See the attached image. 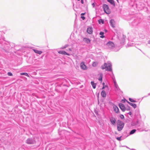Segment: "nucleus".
Returning <instances> with one entry per match:
<instances>
[{
  "label": "nucleus",
  "mask_w": 150,
  "mask_h": 150,
  "mask_svg": "<svg viewBox=\"0 0 150 150\" xmlns=\"http://www.w3.org/2000/svg\"><path fill=\"white\" fill-rule=\"evenodd\" d=\"M101 68L102 69H105L108 71H112V64L111 63L108 62L107 63H105L103 65L101 66Z\"/></svg>",
  "instance_id": "f257e3e1"
},
{
  "label": "nucleus",
  "mask_w": 150,
  "mask_h": 150,
  "mask_svg": "<svg viewBox=\"0 0 150 150\" xmlns=\"http://www.w3.org/2000/svg\"><path fill=\"white\" fill-rule=\"evenodd\" d=\"M124 125V122L122 121L118 120L117 121V129L119 131L122 130Z\"/></svg>",
  "instance_id": "f03ea898"
},
{
  "label": "nucleus",
  "mask_w": 150,
  "mask_h": 150,
  "mask_svg": "<svg viewBox=\"0 0 150 150\" xmlns=\"http://www.w3.org/2000/svg\"><path fill=\"white\" fill-rule=\"evenodd\" d=\"M2 33V32L1 31H0V38L2 36L1 34ZM0 43L2 44V47H1L3 48V49L5 50L8 49V46H5V45H8V43L7 44V42H6L5 41H0Z\"/></svg>",
  "instance_id": "7ed1b4c3"
},
{
  "label": "nucleus",
  "mask_w": 150,
  "mask_h": 150,
  "mask_svg": "<svg viewBox=\"0 0 150 150\" xmlns=\"http://www.w3.org/2000/svg\"><path fill=\"white\" fill-rule=\"evenodd\" d=\"M103 8L104 11L106 13L109 14L110 13V10L108 5L105 4H103Z\"/></svg>",
  "instance_id": "20e7f679"
},
{
  "label": "nucleus",
  "mask_w": 150,
  "mask_h": 150,
  "mask_svg": "<svg viewBox=\"0 0 150 150\" xmlns=\"http://www.w3.org/2000/svg\"><path fill=\"white\" fill-rule=\"evenodd\" d=\"M107 46L110 49H112L114 47L115 45L113 42L111 41H109L106 44Z\"/></svg>",
  "instance_id": "39448f33"
},
{
  "label": "nucleus",
  "mask_w": 150,
  "mask_h": 150,
  "mask_svg": "<svg viewBox=\"0 0 150 150\" xmlns=\"http://www.w3.org/2000/svg\"><path fill=\"white\" fill-rule=\"evenodd\" d=\"M35 141L34 140H33L32 138H28L26 140V143L28 144H34L35 143Z\"/></svg>",
  "instance_id": "423d86ee"
},
{
  "label": "nucleus",
  "mask_w": 150,
  "mask_h": 150,
  "mask_svg": "<svg viewBox=\"0 0 150 150\" xmlns=\"http://www.w3.org/2000/svg\"><path fill=\"white\" fill-rule=\"evenodd\" d=\"M126 37V36L124 35H122L121 38H118L119 40L120 41V43L123 45L124 43L125 42V38Z\"/></svg>",
  "instance_id": "0eeeda50"
},
{
  "label": "nucleus",
  "mask_w": 150,
  "mask_h": 150,
  "mask_svg": "<svg viewBox=\"0 0 150 150\" xmlns=\"http://www.w3.org/2000/svg\"><path fill=\"white\" fill-rule=\"evenodd\" d=\"M119 105L120 109L123 112L125 111L126 110V108L124 104L122 103H120L119 104Z\"/></svg>",
  "instance_id": "6e6552de"
},
{
  "label": "nucleus",
  "mask_w": 150,
  "mask_h": 150,
  "mask_svg": "<svg viewBox=\"0 0 150 150\" xmlns=\"http://www.w3.org/2000/svg\"><path fill=\"white\" fill-rule=\"evenodd\" d=\"M110 121L112 125H114L116 122L115 118L113 117H110Z\"/></svg>",
  "instance_id": "1a4fd4ad"
},
{
  "label": "nucleus",
  "mask_w": 150,
  "mask_h": 150,
  "mask_svg": "<svg viewBox=\"0 0 150 150\" xmlns=\"http://www.w3.org/2000/svg\"><path fill=\"white\" fill-rule=\"evenodd\" d=\"M140 22V21H139V19H137L134 20V21L132 22V24L134 25H136Z\"/></svg>",
  "instance_id": "9d476101"
},
{
  "label": "nucleus",
  "mask_w": 150,
  "mask_h": 150,
  "mask_svg": "<svg viewBox=\"0 0 150 150\" xmlns=\"http://www.w3.org/2000/svg\"><path fill=\"white\" fill-rule=\"evenodd\" d=\"M80 66L81 68L85 70L87 69L86 67V65L84 63V62H82L80 64Z\"/></svg>",
  "instance_id": "9b49d317"
},
{
  "label": "nucleus",
  "mask_w": 150,
  "mask_h": 150,
  "mask_svg": "<svg viewBox=\"0 0 150 150\" xmlns=\"http://www.w3.org/2000/svg\"><path fill=\"white\" fill-rule=\"evenodd\" d=\"M87 32L89 34H91L92 33L93 30V28L91 27H89L87 28Z\"/></svg>",
  "instance_id": "f8f14e48"
},
{
  "label": "nucleus",
  "mask_w": 150,
  "mask_h": 150,
  "mask_svg": "<svg viewBox=\"0 0 150 150\" xmlns=\"http://www.w3.org/2000/svg\"><path fill=\"white\" fill-rule=\"evenodd\" d=\"M110 23L111 26L112 27L114 28L115 27V21L113 20H111L110 22Z\"/></svg>",
  "instance_id": "ddd939ff"
},
{
  "label": "nucleus",
  "mask_w": 150,
  "mask_h": 150,
  "mask_svg": "<svg viewBox=\"0 0 150 150\" xmlns=\"http://www.w3.org/2000/svg\"><path fill=\"white\" fill-rule=\"evenodd\" d=\"M114 110V111L116 113H117L119 112V109L118 107L115 105H114L113 107Z\"/></svg>",
  "instance_id": "4468645a"
},
{
  "label": "nucleus",
  "mask_w": 150,
  "mask_h": 150,
  "mask_svg": "<svg viewBox=\"0 0 150 150\" xmlns=\"http://www.w3.org/2000/svg\"><path fill=\"white\" fill-rule=\"evenodd\" d=\"M83 40L86 43L88 44L90 43L91 40L89 38H84L83 39Z\"/></svg>",
  "instance_id": "2eb2a0df"
},
{
  "label": "nucleus",
  "mask_w": 150,
  "mask_h": 150,
  "mask_svg": "<svg viewBox=\"0 0 150 150\" xmlns=\"http://www.w3.org/2000/svg\"><path fill=\"white\" fill-rule=\"evenodd\" d=\"M114 86L115 88V90L118 91L120 90V89L119 87V86L117 84L116 82H115L114 83Z\"/></svg>",
  "instance_id": "dca6fc26"
},
{
  "label": "nucleus",
  "mask_w": 150,
  "mask_h": 150,
  "mask_svg": "<svg viewBox=\"0 0 150 150\" xmlns=\"http://www.w3.org/2000/svg\"><path fill=\"white\" fill-rule=\"evenodd\" d=\"M107 1L113 6H115V4L114 0H107Z\"/></svg>",
  "instance_id": "f3484780"
},
{
  "label": "nucleus",
  "mask_w": 150,
  "mask_h": 150,
  "mask_svg": "<svg viewBox=\"0 0 150 150\" xmlns=\"http://www.w3.org/2000/svg\"><path fill=\"white\" fill-rule=\"evenodd\" d=\"M33 50L35 53L39 54H40L42 53V52L41 51H40L34 49H33Z\"/></svg>",
  "instance_id": "a211bd4d"
},
{
  "label": "nucleus",
  "mask_w": 150,
  "mask_h": 150,
  "mask_svg": "<svg viewBox=\"0 0 150 150\" xmlns=\"http://www.w3.org/2000/svg\"><path fill=\"white\" fill-rule=\"evenodd\" d=\"M132 126H136L137 127H139L140 126L139 124V121H137L136 122H133L132 123Z\"/></svg>",
  "instance_id": "6ab92c4d"
},
{
  "label": "nucleus",
  "mask_w": 150,
  "mask_h": 150,
  "mask_svg": "<svg viewBox=\"0 0 150 150\" xmlns=\"http://www.w3.org/2000/svg\"><path fill=\"white\" fill-rule=\"evenodd\" d=\"M101 95L103 97L105 98L106 97V94L105 91L103 90L102 91Z\"/></svg>",
  "instance_id": "aec40b11"
},
{
  "label": "nucleus",
  "mask_w": 150,
  "mask_h": 150,
  "mask_svg": "<svg viewBox=\"0 0 150 150\" xmlns=\"http://www.w3.org/2000/svg\"><path fill=\"white\" fill-rule=\"evenodd\" d=\"M91 84L93 88L94 89L95 88H96V84L94 83V81H91Z\"/></svg>",
  "instance_id": "412c9836"
},
{
  "label": "nucleus",
  "mask_w": 150,
  "mask_h": 150,
  "mask_svg": "<svg viewBox=\"0 0 150 150\" xmlns=\"http://www.w3.org/2000/svg\"><path fill=\"white\" fill-rule=\"evenodd\" d=\"M58 53L63 55H65V54H66V52L63 51H58Z\"/></svg>",
  "instance_id": "4be33fe9"
},
{
  "label": "nucleus",
  "mask_w": 150,
  "mask_h": 150,
  "mask_svg": "<svg viewBox=\"0 0 150 150\" xmlns=\"http://www.w3.org/2000/svg\"><path fill=\"white\" fill-rule=\"evenodd\" d=\"M111 77L112 78V79L113 80V83L115 82H116L115 77L114 75L113 74H112V75H111Z\"/></svg>",
  "instance_id": "5701e85b"
},
{
  "label": "nucleus",
  "mask_w": 150,
  "mask_h": 150,
  "mask_svg": "<svg viewBox=\"0 0 150 150\" xmlns=\"http://www.w3.org/2000/svg\"><path fill=\"white\" fill-rule=\"evenodd\" d=\"M100 77L98 79V80L101 81H102V77H103V74L101 73L100 74Z\"/></svg>",
  "instance_id": "b1692460"
},
{
  "label": "nucleus",
  "mask_w": 150,
  "mask_h": 150,
  "mask_svg": "<svg viewBox=\"0 0 150 150\" xmlns=\"http://www.w3.org/2000/svg\"><path fill=\"white\" fill-rule=\"evenodd\" d=\"M136 130L135 129H133L132 130L129 132V134L131 135L134 134L136 132Z\"/></svg>",
  "instance_id": "393cba45"
},
{
  "label": "nucleus",
  "mask_w": 150,
  "mask_h": 150,
  "mask_svg": "<svg viewBox=\"0 0 150 150\" xmlns=\"http://www.w3.org/2000/svg\"><path fill=\"white\" fill-rule=\"evenodd\" d=\"M104 34V33L103 32L101 31L100 33L99 34L100 35H102L100 36V38H103L104 37V36L103 35Z\"/></svg>",
  "instance_id": "a878e982"
},
{
  "label": "nucleus",
  "mask_w": 150,
  "mask_h": 150,
  "mask_svg": "<svg viewBox=\"0 0 150 150\" xmlns=\"http://www.w3.org/2000/svg\"><path fill=\"white\" fill-rule=\"evenodd\" d=\"M20 74L21 75H25L28 77L29 76L28 74L27 73H21Z\"/></svg>",
  "instance_id": "bb28decb"
},
{
  "label": "nucleus",
  "mask_w": 150,
  "mask_h": 150,
  "mask_svg": "<svg viewBox=\"0 0 150 150\" xmlns=\"http://www.w3.org/2000/svg\"><path fill=\"white\" fill-rule=\"evenodd\" d=\"M129 101L135 103L137 102V101L134 99L129 98Z\"/></svg>",
  "instance_id": "cd10ccee"
},
{
  "label": "nucleus",
  "mask_w": 150,
  "mask_h": 150,
  "mask_svg": "<svg viewBox=\"0 0 150 150\" xmlns=\"http://www.w3.org/2000/svg\"><path fill=\"white\" fill-rule=\"evenodd\" d=\"M98 22L99 24H100L101 22L102 24H103L104 23V21L102 19H100V20H99L98 21Z\"/></svg>",
  "instance_id": "c85d7f7f"
},
{
  "label": "nucleus",
  "mask_w": 150,
  "mask_h": 150,
  "mask_svg": "<svg viewBox=\"0 0 150 150\" xmlns=\"http://www.w3.org/2000/svg\"><path fill=\"white\" fill-rule=\"evenodd\" d=\"M69 46V45L67 44H66L64 46L62 47L61 49H65L67 47Z\"/></svg>",
  "instance_id": "c756f323"
},
{
  "label": "nucleus",
  "mask_w": 150,
  "mask_h": 150,
  "mask_svg": "<svg viewBox=\"0 0 150 150\" xmlns=\"http://www.w3.org/2000/svg\"><path fill=\"white\" fill-rule=\"evenodd\" d=\"M132 106L134 108H135L137 107V105L135 103H133Z\"/></svg>",
  "instance_id": "7c9ffc66"
},
{
  "label": "nucleus",
  "mask_w": 150,
  "mask_h": 150,
  "mask_svg": "<svg viewBox=\"0 0 150 150\" xmlns=\"http://www.w3.org/2000/svg\"><path fill=\"white\" fill-rule=\"evenodd\" d=\"M130 109V108L129 106H127V107L126 108V110H129Z\"/></svg>",
  "instance_id": "2f4dec72"
},
{
  "label": "nucleus",
  "mask_w": 150,
  "mask_h": 150,
  "mask_svg": "<svg viewBox=\"0 0 150 150\" xmlns=\"http://www.w3.org/2000/svg\"><path fill=\"white\" fill-rule=\"evenodd\" d=\"M7 75L9 76H13L11 72H8L7 73Z\"/></svg>",
  "instance_id": "473e14b6"
},
{
  "label": "nucleus",
  "mask_w": 150,
  "mask_h": 150,
  "mask_svg": "<svg viewBox=\"0 0 150 150\" xmlns=\"http://www.w3.org/2000/svg\"><path fill=\"white\" fill-rule=\"evenodd\" d=\"M125 100L131 106H132L133 104V103H132L129 102H128L127 100Z\"/></svg>",
  "instance_id": "72a5a7b5"
},
{
  "label": "nucleus",
  "mask_w": 150,
  "mask_h": 150,
  "mask_svg": "<svg viewBox=\"0 0 150 150\" xmlns=\"http://www.w3.org/2000/svg\"><path fill=\"white\" fill-rule=\"evenodd\" d=\"M120 117L122 119H123L124 118V117L123 115H122V114L120 115Z\"/></svg>",
  "instance_id": "f704fd0d"
},
{
  "label": "nucleus",
  "mask_w": 150,
  "mask_h": 150,
  "mask_svg": "<svg viewBox=\"0 0 150 150\" xmlns=\"http://www.w3.org/2000/svg\"><path fill=\"white\" fill-rule=\"evenodd\" d=\"M121 137H122L121 136L119 137H117L116 138V139L118 141H120L121 140Z\"/></svg>",
  "instance_id": "c9c22d12"
},
{
  "label": "nucleus",
  "mask_w": 150,
  "mask_h": 150,
  "mask_svg": "<svg viewBox=\"0 0 150 150\" xmlns=\"http://www.w3.org/2000/svg\"><path fill=\"white\" fill-rule=\"evenodd\" d=\"M81 18L83 20H84L85 19V17L83 16H81Z\"/></svg>",
  "instance_id": "e433bc0d"
},
{
  "label": "nucleus",
  "mask_w": 150,
  "mask_h": 150,
  "mask_svg": "<svg viewBox=\"0 0 150 150\" xmlns=\"http://www.w3.org/2000/svg\"><path fill=\"white\" fill-rule=\"evenodd\" d=\"M128 114H129V115H131L132 114V113L131 112V111H130L128 113H127Z\"/></svg>",
  "instance_id": "4c0bfd02"
},
{
  "label": "nucleus",
  "mask_w": 150,
  "mask_h": 150,
  "mask_svg": "<svg viewBox=\"0 0 150 150\" xmlns=\"http://www.w3.org/2000/svg\"><path fill=\"white\" fill-rule=\"evenodd\" d=\"M96 63L95 62H94L93 64V66H95Z\"/></svg>",
  "instance_id": "58836bf2"
},
{
  "label": "nucleus",
  "mask_w": 150,
  "mask_h": 150,
  "mask_svg": "<svg viewBox=\"0 0 150 150\" xmlns=\"http://www.w3.org/2000/svg\"><path fill=\"white\" fill-rule=\"evenodd\" d=\"M81 3L82 4H83V0H81Z\"/></svg>",
  "instance_id": "ea45409f"
},
{
  "label": "nucleus",
  "mask_w": 150,
  "mask_h": 150,
  "mask_svg": "<svg viewBox=\"0 0 150 150\" xmlns=\"http://www.w3.org/2000/svg\"><path fill=\"white\" fill-rule=\"evenodd\" d=\"M85 14V13H82L81 14V16H82L84 15Z\"/></svg>",
  "instance_id": "a19ab883"
},
{
  "label": "nucleus",
  "mask_w": 150,
  "mask_h": 150,
  "mask_svg": "<svg viewBox=\"0 0 150 150\" xmlns=\"http://www.w3.org/2000/svg\"><path fill=\"white\" fill-rule=\"evenodd\" d=\"M65 55H68V56H69L70 55V54L67 53V52H66V54H65Z\"/></svg>",
  "instance_id": "79ce46f5"
},
{
  "label": "nucleus",
  "mask_w": 150,
  "mask_h": 150,
  "mask_svg": "<svg viewBox=\"0 0 150 150\" xmlns=\"http://www.w3.org/2000/svg\"><path fill=\"white\" fill-rule=\"evenodd\" d=\"M105 87L104 86H103V87L102 88V89H104Z\"/></svg>",
  "instance_id": "37998d69"
},
{
  "label": "nucleus",
  "mask_w": 150,
  "mask_h": 150,
  "mask_svg": "<svg viewBox=\"0 0 150 150\" xmlns=\"http://www.w3.org/2000/svg\"><path fill=\"white\" fill-rule=\"evenodd\" d=\"M122 102H125V100H122Z\"/></svg>",
  "instance_id": "c03bdc74"
},
{
  "label": "nucleus",
  "mask_w": 150,
  "mask_h": 150,
  "mask_svg": "<svg viewBox=\"0 0 150 150\" xmlns=\"http://www.w3.org/2000/svg\"><path fill=\"white\" fill-rule=\"evenodd\" d=\"M148 43L150 44V40H149L148 41Z\"/></svg>",
  "instance_id": "a18cd8bd"
},
{
  "label": "nucleus",
  "mask_w": 150,
  "mask_h": 150,
  "mask_svg": "<svg viewBox=\"0 0 150 150\" xmlns=\"http://www.w3.org/2000/svg\"><path fill=\"white\" fill-rule=\"evenodd\" d=\"M130 149L131 150H136L135 149Z\"/></svg>",
  "instance_id": "49530a36"
},
{
  "label": "nucleus",
  "mask_w": 150,
  "mask_h": 150,
  "mask_svg": "<svg viewBox=\"0 0 150 150\" xmlns=\"http://www.w3.org/2000/svg\"><path fill=\"white\" fill-rule=\"evenodd\" d=\"M69 50L70 51H71V48H69Z\"/></svg>",
  "instance_id": "de8ad7c7"
},
{
  "label": "nucleus",
  "mask_w": 150,
  "mask_h": 150,
  "mask_svg": "<svg viewBox=\"0 0 150 150\" xmlns=\"http://www.w3.org/2000/svg\"><path fill=\"white\" fill-rule=\"evenodd\" d=\"M128 45L129 46H132V45H129V43H128Z\"/></svg>",
  "instance_id": "09e8293b"
},
{
  "label": "nucleus",
  "mask_w": 150,
  "mask_h": 150,
  "mask_svg": "<svg viewBox=\"0 0 150 150\" xmlns=\"http://www.w3.org/2000/svg\"><path fill=\"white\" fill-rule=\"evenodd\" d=\"M103 86H104V85H105V83H103Z\"/></svg>",
  "instance_id": "8fccbe9b"
},
{
  "label": "nucleus",
  "mask_w": 150,
  "mask_h": 150,
  "mask_svg": "<svg viewBox=\"0 0 150 150\" xmlns=\"http://www.w3.org/2000/svg\"><path fill=\"white\" fill-rule=\"evenodd\" d=\"M148 96L150 95V93H148Z\"/></svg>",
  "instance_id": "3c124183"
},
{
  "label": "nucleus",
  "mask_w": 150,
  "mask_h": 150,
  "mask_svg": "<svg viewBox=\"0 0 150 150\" xmlns=\"http://www.w3.org/2000/svg\"><path fill=\"white\" fill-rule=\"evenodd\" d=\"M92 5H93V6H94V3H93L92 4Z\"/></svg>",
  "instance_id": "603ef678"
},
{
  "label": "nucleus",
  "mask_w": 150,
  "mask_h": 150,
  "mask_svg": "<svg viewBox=\"0 0 150 150\" xmlns=\"http://www.w3.org/2000/svg\"><path fill=\"white\" fill-rule=\"evenodd\" d=\"M126 147H127V148H128V149H130V148H129V147H127V146H126Z\"/></svg>",
  "instance_id": "864d4df0"
},
{
  "label": "nucleus",
  "mask_w": 150,
  "mask_h": 150,
  "mask_svg": "<svg viewBox=\"0 0 150 150\" xmlns=\"http://www.w3.org/2000/svg\"><path fill=\"white\" fill-rule=\"evenodd\" d=\"M147 96H144V97L143 98H144V97H146Z\"/></svg>",
  "instance_id": "5fc2aeb1"
},
{
  "label": "nucleus",
  "mask_w": 150,
  "mask_h": 150,
  "mask_svg": "<svg viewBox=\"0 0 150 150\" xmlns=\"http://www.w3.org/2000/svg\"><path fill=\"white\" fill-rule=\"evenodd\" d=\"M118 2V0H116Z\"/></svg>",
  "instance_id": "6e6d98bb"
},
{
  "label": "nucleus",
  "mask_w": 150,
  "mask_h": 150,
  "mask_svg": "<svg viewBox=\"0 0 150 150\" xmlns=\"http://www.w3.org/2000/svg\"><path fill=\"white\" fill-rule=\"evenodd\" d=\"M78 1H79L80 0H77Z\"/></svg>",
  "instance_id": "4d7b16f0"
}]
</instances>
